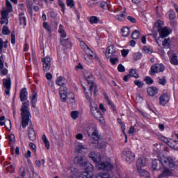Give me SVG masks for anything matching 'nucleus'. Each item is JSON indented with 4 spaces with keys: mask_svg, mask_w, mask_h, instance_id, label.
Segmentation results:
<instances>
[{
    "mask_svg": "<svg viewBox=\"0 0 178 178\" xmlns=\"http://www.w3.org/2000/svg\"><path fill=\"white\" fill-rule=\"evenodd\" d=\"M9 144H13V143H15V135H10L9 137Z\"/></svg>",
    "mask_w": 178,
    "mask_h": 178,
    "instance_id": "obj_64",
    "label": "nucleus"
},
{
    "mask_svg": "<svg viewBox=\"0 0 178 178\" xmlns=\"http://www.w3.org/2000/svg\"><path fill=\"white\" fill-rule=\"evenodd\" d=\"M29 172V169L27 168V166H22L19 168V174L22 176L24 177L26 176V173Z\"/></svg>",
    "mask_w": 178,
    "mask_h": 178,
    "instance_id": "obj_33",
    "label": "nucleus"
},
{
    "mask_svg": "<svg viewBox=\"0 0 178 178\" xmlns=\"http://www.w3.org/2000/svg\"><path fill=\"white\" fill-rule=\"evenodd\" d=\"M96 178H111V175L108 172H101Z\"/></svg>",
    "mask_w": 178,
    "mask_h": 178,
    "instance_id": "obj_38",
    "label": "nucleus"
},
{
    "mask_svg": "<svg viewBox=\"0 0 178 178\" xmlns=\"http://www.w3.org/2000/svg\"><path fill=\"white\" fill-rule=\"evenodd\" d=\"M121 32H122V35H123V37H127V35H129V34H130V29H129V27H127V26L123 27L121 29Z\"/></svg>",
    "mask_w": 178,
    "mask_h": 178,
    "instance_id": "obj_31",
    "label": "nucleus"
},
{
    "mask_svg": "<svg viewBox=\"0 0 178 178\" xmlns=\"http://www.w3.org/2000/svg\"><path fill=\"white\" fill-rule=\"evenodd\" d=\"M100 8H102V9H108V3L105 1H102L100 3Z\"/></svg>",
    "mask_w": 178,
    "mask_h": 178,
    "instance_id": "obj_61",
    "label": "nucleus"
},
{
    "mask_svg": "<svg viewBox=\"0 0 178 178\" xmlns=\"http://www.w3.org/2000/svg\"><path fill=\"white\" fill-rule=\"evenodd\" d=\"M115 13H120L115 16V19L119 22H124L126 20V8L123 7H118Z\"/></svg>",
    "mask_w": 178,
    "mask_h": 178,
    "instance_id": "obj_10",
    "label": "nucleus"
},
{
    "mask_svg": "<svg viewBox=\"0 0 178 178\" xmlns=\"http://www.w3.org/2000/svg\"><path fill=\"white\" fill-rule=\"evenodd\" d=\"M118 122L121 126L122 133H124V131L126 130V127L124 126V124L122 122V120L120 118H118Z\"/></svg>",
    "mask_w": 178,
    "mask_h": 178,
    "instance_id": "obj_50",
    "label": "nucleus"
},
{
    "mask_svg": "<svg viewBox=\"0 0 178 178\" xmlns=\"http://www.w3.org/2000/svg\"><path fill=\"white\" fill-rule=\"evenodd\" d=\"M30 99L33 108H35V104H37V93L33 92L30 97Z\"/></svg>",
    "mask_w": 178,
    "mask_h": 178,
    "instance_id": "obj_24",
    "label": "nucleus"
},
{
    "mask_svg": "<svg viewBox=\"0 0 178 178\" xmlns=\"http://www.w3.org/2000/svg\"><path fill=\"white\" fill-rule=\"evenodd\" d=\"M67 80L63 76H58L56 80V84L60 86V97L62 102H65L67 99V88L63 86L67 84Z\"/></svg>",
    "mask_w": 178,
    "mask_h": 178,
    "instance_id": "obj_6",
    "label": "nucleus"
},
{
    "mask_svg": "<svg viewBox=\"0 0 178 178\" xmlns=\"http://www.w3.org/2000/svg\"><path fill=\"white\" fill-rule=\"evenodd\" d=\"M165 70V65L162 63L154 64L151 67L150 74L152 76L156 73H161Z\"/></svg>",
    "mask_w": 178,
    "mask_h": 178,
    "instance_id": "obj_12",
    "label": "nucleus"
},
{
    "mask_svg": "<svg viewBox=\"0 0 178 178\" xmlns=\"http://www.w3.org/2000/svg\"><path fill=\"white\" fill-rule=\"evenodd\" d=\"M152 168L154 170H158V160L154 159L152 161Z\"/></svg>",
    "mask_w": 178,
    "mask_h": 178,
    "instance_id": "obj_48",
    "label": "nucleus"
},
{
    "mask_svg": "<svg viewBox=\"0 0 178 178\" xmlns=\"http://www.w3.org/2000/svg\"><path fill=\"white\" fill-rule=\"evenodd\" d=\"M143 51H144L145 54H152V50L148 47H143Z\"/></svg>",
    "mask_w": 178,
    "mask_h": 178,
    "instance_id": "obj_53",
    "label": "nucleus"
},
{
    "mask_svg": "<svg viewBox=\"0 0 178 178\" xmlns=\"http://www.w3.org/2000/svg\"><path fill=\"white\" fill-rule=\"evenodd\" d=\"M12 88V80L10 77L8 76L7 79H3V90L6 95H9L10 94V89Z\"/></svg>",
    "mask_w": 178,
    "mask_h": 178,
    "instance_id": "obj_11",
    "label": "nucleus"
},
{
    "mask_svg": "<svg viewBox=\"0 0 178 178\" xmlns=\"http://www.w3.org/2000/svg\"><path fill=\"white\" fill-rule=\"evenodd\" d=\"M158 91H159L158 88L154 86H150L147 89V92L149 97H154V95H156V94H158Z\"/></svg>",
    "mask_w": 178,
    "mask_h": 178,
    "instance_id": "obj_19",
    "label": "nucleus"
},
{
    "mask_svg": "<svg viewBox=\"0 0 178 178\" xmlns=\"http://www.w3.org/2000/svg\"><path fill=\"white\" fill-rule=\"evenodd\" d=\"M122 154L125 156V159L127 162H129V163H131V162L134 161V158H136L134 153L131 152L130 150L124 151Z\"/></svg>",
    "mask_w": 178,
    "mask_h": 178,
    "instance_id": "obj_15",
    "label": "nucleus"
},
{
    "mask_svg": "<svg viewBox=\"0 0 178 178\" xmlns=\"http://www.w3.org/2000/svg\"><path fill=\"white\" fill-rule=\"evenodd\" d=\"M129 74L131 77H134L135 79H138L139 76L138 74H137V71L136 69H131L129 70Z\"/></svg>",
    "mask_w": 178,
    "mask_h": 178,
    "instance_id": "obj_36",
    "label": "nucleus"
},
{
    "mask_svg": "<svg viewBox=\"0 0 178 178\" xmlns=\"http://www.w3.org/2000/svg\"><path fill=\"white\" fill-rule=\"evenodd\" d=\"M162 45L163 48L167 49L170 48V38L164 39V40L162 42Z\"/></svg>",
    "mask_w": 178,
    "mask_h": 178,
    "instance_id": "obj_29",
    "label": "nucleus"
},
{
    "mask_svg": "<svg viewBox=\"0 0 178 178\" xmlns=\"http://www.w3.org/2000/svg\"><path fill=\"white\" fill-rule=\"evenodd\" d=\"M147 164H148V159L144 157L139 158L136 163L138 168H144V166H147Z\"/></svg>",
    "mask_w": 178,
    "mask_h": 178,
    "instance_id": "obj_18",
    "label": "nucleus"
},
{
    "mask_svg": "<svg viewBox=\"0 0 178 178\" xmlns=\"http://www.w3.org/2000/svg\"><path fill=\"white\" fill-rule=\"evenodd\" d=\"M87 133L88 136L92 138V140L98 141L99 139V133H98V130L97 129V127H95V125L89 126L87 128Z\"/></svg>",
    "mask_w": 178,
    "mask_h": 178,
    "instance_id": "obj_9",
    "label": "nucleus"
},
{
    "mask_svg": "<svg viewBox=\"0 0 178 178\" xmlns=\"http://www.w3.org/2000/svg\"><path fill=\"white\" fill-rule=\"evenodd\" d=\"M170 63H172V65L177 66L178 65L177 55H176L175 54H173L172 57L170 58Z\"/></svg>",
    "mask_w": 178,
    "mask_h": 178,
    "instance_id": "obj_30",
    "label": "nucleus"
},
{
    "mask_svg": "<svg viewBox=\"0 0 178 178\" xmlns=\"http://www.w3.org/2000/svg\"><path fill=\"white\" fill-rule=\"evenodd\" d=\"M90 24H98L99 23V17L97 16H92L89 19Z\"/></svg>",
    "mask_w": 178,
    "mask_h": 178,
    "instance_id": "obj_28",
    "label": "nucleus"
},
{
    "mask_svg": "<svg viewBox=\"0 0 178 178\" xmlns=\"http://www.w3.org/2000/svg\"><path fill=\"white\" fill-rule=\"evenodd\" d=\"M127 20H129V22H130L131 23H137V19H136V18L132 16H128Z\"/></svg>",
    "mask_w": 178,
    "mask_h": 178,
    "instance_id": "obj_60",
    "label": "nucleus"
},
{
    "mask_svg": "<svg viewBox=\"0 0 178 178\" xmlns=\"http://www.w3.org/2000/svg\"><path fill=\"white\" fill-rule=\"evenodd\" d=\"M1 76H6L8 74V70L6 68H3L0 70Z\"/></svg>",
    "mask_w": 178,
    "mask_h": 178,
    "instance_id": "obj_58",
    "label": "nucleus"
},
{
    "mask_svg": "<svg viewBox=\"0 0 178 178\" xmlns=\"http://www.w3.org/2000/svg\"><path fill=\"white\" fill-rule=\"evenodd\" d=\"M66 4L68 8H74V0H66Z\"/></svg>",
    "mask_w": 178,
    "mask_h": 178,
    "instance_id": "obj_43",
    "label": "nucleus"
},
{
    "mask_svg": "<svg viewBox=\"0 0 178 178\" xmlns=\"http://www.w3.org/2000/svg\"><path fill=\"white\" fill-rule=\"evenodd\" d=\"M29 147L32 149V151L34 154H35V152H37V146L33 143H29Z\"/></svg>",
    "mask_w": 178,
    "mask_h": 178,
    "instance_id": "obj_49",
    "label": "nucleus"
},
{
    "mask_svg": "<svg viewBox=\"0 0 178 178\" xmlns=\"http://www.w3.org/2000/svg\"><path fill=\"white\" fill-rule=\"evenodd\" d=\"M159 161L162 165L160 168L161 174L159 175V178L169 177L172 176V170L173 168H176L175 164V159L170 156H161Z\"/></svg>",
    "mask_w": 178,
    "mask_h": 178,
    "instance_id": "obj_2",
    "label": "nucleus"
},
{
    "mask_svg": "<svg viewBox=\"0 0 178 178\" xmlns=\"http://www.w3.org/2000/svg\"><path fill=\"white\" fill-rule=\"evenodd\" d=\"M2 33L4 35H8V34H10V30H9V28L6 26H4L2 29Z\"/></svg>",
    "mask_w": 178,
    "mask_h": 178,
    "instance_id": "obj_42",
    "label": "nucleus"
},
{
    "mask_svg": "<svg viewBox=\"0 0 178 178\" xmlns=\"http://www.w3.org/2000/svg\"><path fill=\"white\" fill-rule=\"evenodd\" d=\"M60 44L63 47H67V45H70V40L69 39L64 40L62 38L60 39Z\"/></svg>",
    "mask_w": 178,
    "mask_h": 178,
    "instance_id": "obj_39",
    "label": "nucleus"
},
{
    "mask_svg": "<svg viewBox=\"0 0 178 178\" xmlns=\"http://www.w3.org/2000/svg\"><path fill=\"white\" fill-rule=\"evenodd\" d=\"M105 55L106 58L108 59L116 56V49H115V46H108L106 50Z\"/></svg>",
    "mask_w": 178,
    "mask_h": 178,
    "instance_id": "obj_13",
    "label": "nucleus"
},
{
    "mask_svg": "<svg viewBox=\"0 0 178 178\" xmlns=\"http://www.w3.org/2000/svg\"><path fill=\"white\" fill-rule=\"evenodd\" d=\"M43 27L47 31H49V33H51V26H49L47 22H43Z\"/></svg>",
    "mask_w": 178,
    "mask_h": 178,
    "instance_id": "obj_57",
    "label": "nucleus"
},
{
    "mask_svg": "<svg viewBox=\"0 0 178 178\" xmlns=\"http://www.w3.org/2000/svg\"><path fill=\"white\" fill-rule=\"evenodd\" d=\"M142 57H143V55L140 53H136L134 55V59L135 60H138V59H141Z\"/></svg>",
    "mask_w": 178,
    "mask_h": 178,
    "instance_id": "obj_55",
    "label": "nucleus"
},
{
    "mask_svg": "<svg viewBox=\"0 0 178 178\" xmlns=\"http://www.w3.org/2000/svg\"><path fill=\"white\" fill-rule=\"evenodd\" d=\"M163 22H162V21H157L154 24V27H156L158 31L162 30V29L163 28Z\"/></svg>",
    "mask_w": 178,
    "mask_h": 178,
    "instance_id": "obj_34",
    "label": "nucleus"
},
{
    "mask_svg": "<svg viewBox=\"0 0 178 178\" xmlns=\"http://www.w3.org/2000/svg\"><path fill=\"white\" fill-rule=\"evenodd\" d=\"M83 75L88 83V86L90 90L89 93L86 92L87 89L86 87L83 86L86 99L88 101V102H90V112L94 118H95V119L99 120L101 123H104L105 120L104 119V116H102V113H101V111H99V108H98V105L97 103H95V102L91 99L92 90H94L95 95L97 94V92H98V90H97V84L94 82V77H92V74L88 72V71H85L83 72Z\"/></svg>",
    "mask_w": 178,
    "mask_h": 178,
    "instance_id": "obj_1",
    "label": "nucleus"
},
{
    "mask_svg": "<svg viewBox=\"0 0 178 178\" xmlns=\"http://www.w3.org/2000/svg\"><path fill=\"white\" fill-rule=\"evenodd\" d=\"M58 33L60 34V38H66V37L67 35L66 34V31H65V27L62 24L59 25Z\"/></svg>",
    "mask_w": 178,
    "mask_h": 178,
    "instance_id": "obj_23",
    "label": "nucleus"
},
{
    "mask_svg": "<svg viewBox=\"0 0 178 178\" xmlns=\"http://www.w3.org/2000/svg\"><path fill=\"white\" fill-rule=\"evenodd\" d=\"M3 60H5V56L1 55L0 56V70L3 67Z\"/></svg>",
    "mask_w": 178,
    "mask_h": 178,
    "instance_id": "obj_54",
    "label": "nucleus"
},
{
    "mask_svg": "<svg viewBox=\"0 0 178 178\" xmlns=\"http://www.w3.org/2000/svg\"><path fill=\"white\" fill-rule=\"evenodd\" d=\"M3 48H5L6 49L8 48V41L3 42V40L0 38V54H2Z\"/></svg>",
    "mask_w": 178,
    "mask_h": 178,
    "instance_id": "obj_32",
    "label": "nucleus"
},
{
    "mask_svg": "<svg viewBox=\"0 0 178 178\" xmlns=\"http://www.w3.org/2000/svg\"><path fill=\"white\" fill-rule=\"evenodd\" d=\"M13 10L12 7V3L9 0H6V8L3 9L1 12V19L0 20L1 24H8L9 23V20L8 19V16H9V13Z\"/></svg>",
    "mask_w": 178,
    "mask_h": 178,
    "instance_id": "obj_7",
    "label": "nucleus"
},
{
    "mask_svg": "<svg viewBox=\"0 0 178 178\" xmlns=\"http://www.w3.org/2000/svg\"><path fill=\"white\" fill-rule=\"evenodd\" d=\"M29 92H27V89L26 88H23L19 93V99L21 102H24V101H27Z\"/></svg>",
    "mask_w": 178,
    "mask_h": 178,
    "instance_id": "obj_17",
    "label": "nucleus"
},
{
    "mask_svg": "<svg viewBox=\"0 0 178 178\" xmlns=\"http://www.w3.org/2000/svg\"><path fill=\"white\" fill-rule=\"evenodd\" d=\"M29 140L31 141H35L37 139V135H35V131H34V128H33V126L29 127Z\"/></svg>",
    "mask_w": 178,
    "mask_h": 178,
    "instance_id": "obj_20",
    "label": "nucleus"
},
{
    "mask_svg": "<svg viewBox=\"0 0 178 178\" xmlns=\"http://www.w3.org/2000/svg\"><path fill=\"white\" fill-rule=\"evenodd\" d=\"M170 99V97L168 94H163L160 97H159V104L160 105H162L163 106H165L168 102H169Z\"/></svg>",
    "mask_w": 178,
    "mask_h": 178,
    "instance_id": "obj_16",
    "label": "nucleus"
},
{
    "mask_svg": "<svg viewBox=\"0 0 178 178\" xmlns=\"http://www.w3.org/2000/svg\"><path fill=\"white\" fill-rule=\"evenodd\" d=\"M159 140H161V141H163V143H165V144L168 143V141L169 140V138L163 136H159Z\"/></svg>",
    "mask_w": 178,
    "mask_h": 178,
    "instance_id": "obj_59",
    "label": "nucleus"
},
{
    "mask_svg": "<svg viewBox=\"0 0 178 178\" xmlns=\"http://www.w3.org/2000/svg\"><path fill=\"white\" fill-rule=\"evenodd\" d=\"M22 126L23 129H26L29 126V122L31 114L30 113V102L26 101L22 104L21 108Z\"/></svg>",
    "mask_w": 178,
    "mask_h": 178,
    "instance_id": "obj_5",
    "label": "nucleus"
},
{
    "mask_svg": "<svg viewBox=\"0 0 178 178\" xmlns=\"http://www.w3.org/2000/svg\"><path fill=\"white\" fill-rule=\"evenodd\" d=\"M80 115V113L78 111H74L71 112V117L74 120H76L77 118H79V115Z\"/></svg>",
    "mask_w": 178,
    "mask_h": 178,
    "instance_id": "obj_40",
    "label": "nucleus"
},
{
    "mask_svg": "<svg viewBox=\"0 0 178 178\" xmlns=\"http://www.w3.org/2000/svg\"><path fill=\"white\" fill-rule=\"evenodd\" d=\"M110 62L113 65H116L119 62V58L118 57H111L110 58Z\"/></svg>",
    "mask_w": 178,
    "mask_h": 178,
    "instance_id": "obj_51",
    "label": "nucleus"
},
{
    "mask_svg": "<svg viewBox=\"0 0 178 178\" xmlns=\"http://www.w3.org/2000/svg\"><path fill=\"white\" fill-rule=\"evenodd\" d=\"M129 49H122L121 51V54H122V56H123V58H126V56H127V55H129Z\"/></svg>",
    "mask_w": 178,
    "mask_h": 178,
    "instance_id": "obj_56",
    "label": "nucleus"
},
{
    "mask_svg": "<svg viewBox=\"0 0 178 178\" xmlns=\"http://www.w3.org/2000/svg\"><path fill=\"white\" fill-rule=\"evenodd\" d=\"M87 149H88V147L83 143L78 144L75 148L76 152H79V154H81L83 151H87Z\"/></svg>",
    "mask_w": 178,
    "mask_h": 178,
    "instance_id": "obj_22",
    "label": "nucleus"
},
{
    "mask_svg": "<svg viewBox=\"0 0 178 178\" xmlns=\"http://www.w3.org/2000/svg\"><path fill=\"white\" fill-rule=\"evenodd\" d=\"M145 81L146 84H148V86H151V84H154V80H152V79L149 76H147L145 79Z\"/></svg>",
    "mask_w": 178,
    "mask_h": 178,
    "instance_id": "obj_46",
    "label": "nucleus"
},
{
    "mask_svg": "<svg viewBox=\"0 0 178 178\" xmlns=\"http://www.w3.org/2000/svg\"><path fill=\"white\" fill-rule=\"evenodd\" d=\"M138 171L140 176H145V177H147L149 175V173L145 170L138 168Z\"/></svg>",
    "mask_w": 178,
    "mask_h": 178,
    "instance_id": "obj_37",
    "label": "nucleus"
},
{
    "mask_svg": "<svg viewBox=\"0 0 178 178\" xmlns=\"http://www.w3.org/2000/svg\"><path fill=\"white\" fill-rule=\"evenodd\" d=\"M135 86H137L139 88H141L144 86V82L140 81V80H136L134 81Z\"/></svg>",
    "mask_w": 178,
    "mask_h": 178,
    "instance_id": "obj_47",
    "label": "nucleus"
},
{
    "mask_svg": "<svg viewBox=\"0 0 178 178\" xmlns=\"http://www.w3.org/2000/svg\"><path fill=\"white\" fill-rule=\"evenodd\" d=\"M107 145H108V143H106V141H100L98 143L99 148H106Z\"/></svg>",
    "mask_w": 178,
    "mask_h": 178,
    "instance_id": "obj_45",
    "label": "nucleus"
},
{
    "mask_svg": "<svg viewBox=\"0 0 178 178\" xmlns=\"http://www.w3.org/2000/svg\"><path fill=\"white\" fill-rule=\"evenodd\" d=\"M88 157L96 163V168L99 170H112L113 165L110 162H101V154L95 152H91L88 154Z\"/></svg>",
    "mask_w": 178,
    "mask_h": 178,
    "instance_id": "obj_4",
    "label": "nucleus"
},
{
    "mask_svg": "<svg viewBox=\"0 0 178 178\" xmlns=\"http://www.w3.org/2000/svg\"><path fill=\"white\" fill-rule=\"evenodd\" d=\"M6 169L8 170V172H10V173H13L15 171V165L9 163L7 167H6Z\"/></svg>",
    "mask_w": 178,
    "mask_h": 178,
    "instance_id": "obj_44",
    "label": "nucleus"
},
{
    "mask_svg": "<svg viewBox=\"0 0 178 178\" xmlns=\"http://www.w3.org/2000/svg\"><path fill=\"white\" fill-rule=\"evenodd\" d=\"M42 62L44 72H49L51 69V57L47 56L45 58H42Z\"/></svg>",
    "mask_w": 178,
    "mask_h": 178,
    "instance_id": "obj_14",
    "label": "nucleus"
},
{
    "mask_svg": "<svg viewBox=\"0 0 178 178\" xmlns=\"http://www.w3.org/2000/svg\"><path fill=\"white\" fill-rule=\"evenodd\" d=\"M175 17L176 15L175 14V11L170 10L169 14V18L170 19V20H173V19H175Z\"/></svg>",
    "mask_w": 178,
    "mask_h": 178,
    "instance_id": "obj_62",
    "label": "nucleus"
},
{
    "mask_svg": "<svg viewBox=\"0 0 178 178\" xmlns=\"http://www.w3.org/2000/svg\"><path fill=\"white\" fill-rule=\"evenodd\" d=\"M118 72H120V73H123V72H125V71H126V68H124V66H123V65L120 64V65L118 66Z\"/></svg>",
    "mask_w": 178,
    "mask_h": 178,
    "instance_id": "obj_52",
    "label": "nucleus"
},
{
    "mask_svg": "<svg viewBox=\"0 0 178 178\" xmlns=\"http://www.w3.org/2000/svg\"><path fill=\"white\" fill-rule=\"evenodd\" d=\"M74 162L76 165L81 166L85 168L86 172H83L79 175V178H92L94 177V165L87 162V159L81 156H76L74 159Z\"/></svg>",
    "mask_w": 178,
    "mask_h": 178,
    "instance_id": "obj_3",
    "label": "nucleus"
},
{
    "mask_svg": "<svg viewBox=\"0 0 178 178\" xmlns=\"http://www.w3.org/2000/svg\"><path fill=\"white\" fill-rule=\"evenodd\" d=\"M81 49H83L84 51H86V54L88 56V57H84V59L86 60L87 62H91L92 59L98 60V56H97V54L91 51L90 47H88V46H87L86 43H84L83 42H81Z\"/></svg>",
    "mask_w": 178,
    "mask_h": 178,
    "instance_id": "obj_8",
    "label": "nucleus"
},
{
    "mask_svg": "<svg viewBox=\"0 0 178 178\" xmlns=\"http://www.w3.org/2000/svg\"><path fill=\"white\" fill-rule=\"evenodd\" d=\"M140 31L138 30H135L133 31L132 34H131V38H133V40H137L138 38H140Z\"/></svg>",
    "mask_w": 178,
    "mask_h": 178,
    "instance_id": "obj_35",
    "label": "nucleus"
},
{
    "mask_svg": "<svg viewBox=\"0 0 178 178\" xmlns=\"http://www.w3.org/2000/svg\"><path fill=\"white\" fill-rule=\"evenodd\" d=\"M159 38H165V37H168L170 34V31L167 27H164L159 31Z\"/></svg>",
    "mask_w": 178,
    "mask_h": 178,
    "instance_id": "obj_21",
    "label": "nucleus"
},
{
    "mask_svg": "<svg viewBox=\"0 0 178 178\" xmlns=\"http://www.w3.org/2000/svg\"><path fill=\"white\" fill-rule=\"evenodd\" d=\"M177 143V141L173 139H168L166 144L167 145H168V147H170V148H173L175 149V148H177V147H176Z\"/></svg>",
    "mask_w": 178,
    "mask_h": 178,
    "instance_id": "obj_25",
    "label": "nucleus"
},
{
    "mask_svg": "<svg viewBox=\"0 0 178 178\" xmlns=\"http://www.w3.org/2000/svg\"><path fill=\"white\" fill-rule=\"evenodd\" d=\"M159 83L161 86H165V84H166V79H165V78L159 79Z\"/></svg>",
    "mask_w": 178,
    "mask_h": 178,
    "instance_id": "obj_63",
    "label": "nucleus"
},
{
    "mask_svg": "<svg viewBox=\"0 0 178 178\" xmlns=\"http://www.w3.org/2000/svg\"><path fill=\"white\" fill-rule=\"evenodd\" d=\"M42 138L47 149H49L51 145L49 144V140H48L47 136L45 134H43Z\"/></svg>",
    "mask_w": 178,
    "mask_h": 178,
    "instance_id": "obj_27",
    "label": "nucleus"
},
{
    "mask_svg": "<svg viewBox=\"0 0 178 178\" xmlns=\"http://www.w3.org/2000/svg\"><path fill=\"white\" fill-rule=\"evenodd\" d=\"M106 102L111 106V108L113 109V111H116V108H115V104L111 100H109L108 97H106Z\"/></svg>",
    "mask_w": 178,
    "mask_h": 178,
    "instance_id": "obj_41",
    "label": "nucleus"
},
{
    "mask_svg": "<svg viewBox=\"0 0 178 178\" xmlns=\"http://www.w3.org/2000/svg\"><path fill=\"white\" fill-rule=\"evenodd\" d=\"M19 24H23L24 26H26V24H27V22L26 21V17L24 16V13H19Z\"/></svg>",
    "mask_w": 178,
    "mask_h": 178,
    "instance_id": "obj_26",
    "label": "nucleus"
}]
</instances>
